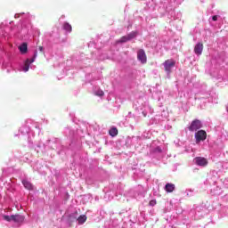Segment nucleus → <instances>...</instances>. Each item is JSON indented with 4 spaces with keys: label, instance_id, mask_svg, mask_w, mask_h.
<instances>
[{
    "label": "nucleus",
    "instance_id": "f257e3e1",
    "mask_svg": "<svg viewBox=\"0 0 228 228\" xmlns=\"http://www.w3.org/2000/svg\"><path fill=\"white\" fill-rule=\"evenodd\" d=\"M163 67L167 74H171L172 69L175 67V61H174V59H168L163 62Z\"/></svg>",
    "mask_w": 228,
    "mask_h": 228
},
{
    "label": "nucleus",
    "instance_id": "f03ea898",
    "mask_svg": "<svg viewBox=\"0 0 228 228\" xmlns=\"http://www.w3.org/2000/svg\"><path fill=\"white\" fill-rule=\"evenodd\" d=\"M202 127V122L199 119H194L191 126H189V131H199V129H201Z\"/></svg>",
    "mask_w": 228,
    "mask_h": 228
},
{
    "label": "nucleus",
    "instance_id": "7ed1b4c3",
    "mask_svg": "<svg viewBox=\"0 0 228 228\" xmlns=\"http://www.w3.org/2000/svg\"><path fill=\"white\" fill-rule=\"evenodd\" d=\"M206 138H208V134L204 130H200L195 134V139L197 143H199V142H204Z\"/></svg>",
    "mask_w": 228,
    "mask_h": 228
},
{
    "label": "nucleus",
    "instance_id": "20e7f679",
    "mask_svg": "<svg viewBox=\"0 0 228 228\" xmlns=\"http://www.w3.org/2000/svg\"><path fill=\"white\" fill-rule=\"evenodd\" d=\"M137 60L142 64L147 63V54H145V50L140 49L137 52Z\"/></svg>",
    "mask_w": 228,
    "mask_h": 228
},
{
    "label": "nucleus",
    "instance_id": "39448f33",
    "mask_svg": "<svg viewBox=\"0 0 228 228\" xmlns=\"http://www.w3.org/2000/svg\"><path fill=\"white\" fill-rule=\"evenodd\" d=\"M194 161L199 167H207L208 163V159L204 157H197L194 159Z\"/></svg>",
    "mask_w": 228,
    "mask_h": 228
},
{
    "label": "nucleus",
    "instance_id": "423d86ee",
    "mask_svg": "<svg viewBox=\"0 0 228 228\" xmlns=\"http://www.w3.org/2000/svg\"><path fill=\"white\" fill-rule=\"evenodd\" d=\"M204 51V44L202 43H198L195 46H194V53L195 54H197V56H200V54H202V52Z\"/></svg>",
    "mask_w": 228,
    "mask_h": 228
},
{
    "label": "nucleus",
    "instance_id": "0eeeda50",
    "mask_svg": "<svg viewBox=\"0 0 228 228\" xmlns=\"http://www.w3.org/2000/svg\"><path fill=\"white\" fill-rule=\"evenodd\" d=\"M12 222H15L16 224H22L24 222V216L22 215H12Z\"/></svg>",
    "mask_w": 228,
    "mask_h": 228
},
{
    "label": "nucleus",
    "instance_id": "6e6552de",
    "mask_svg": "<svg viewBox=\"0 0 228 228\" xmlns=\"http://www.w3.org/2000/svg\"><path fill=\"white\" fill-rule=\"evenodd\" d=\"M165 190L167 191V193H172V191L175 190V185L174 183H167Z\"/></svg>",
    "mask_w": 228,
    "mask_h": 228
},
{
    "label": "nucleus",
    "instance_id": "1a4fd4ad",
    "mask_svg": "<svg viewBox=\"0 0 228 228\" xmlns=\"http://www.w3.org/2000/svg\"><path fill=\"white\" fill-rule=\"evenodd\" d=\"M68 222L72 224L73 222H77V212L75 214H70L68 217Z\"/></svg>",
    "mask_w": 228,
    "mask_h": 228
},
{
    "label": "nucleus",
    "instance_id": "9d476101",
    "mask_svg": "<svg viewBox=\"0 0 228 228\" xmlns=\"http://www.w3.org/2000/svg\"><path fill=\"white\" fill-rule=\"evenodd\" d=\"M22 184H23L24 188H26V190H33V183H30L27 180H23Z\"/></svg>",
    "mask_w": 228,
    "mask_h": 228
},
{
    "label": "nucleus",
    "instance_id": "9b49d317",
    "mask_svg": "<svg viewBox=\"0 0 228 228\" xmlns=\"http://www.w3.org/2000/svg\"><path fill=\"white\" fill-rule=\"evenodd\" d=\"M86 215H81L78 217H77V222L79 224V225H83L85 222H86Z\"/></svg>",
    "mask_w": 228,
    "mask_h": 228
},
{
    "label": "nucleus",
    "instance_id": "f8f14e48",
    "mask_svg": "<svg viewBox=\"0 0 228 228\" xmlns=\"http://www.w3.org/2000/svg\"><path fill=\"white\" fill-rule=\"evenodd\" d=\"M19 49L22 54L28 53V44L23 43L21 45H20Z\"/></svg>",
    "mask_w": 228,
    "mask_h": 228
},
{
    "label": "nucleus",
    "instance_id": "ddd939ff",
    "mask_svg": "<svg viewBox=\"0 0 228 228\" xmlns=\"http://www.w3.org/2000/svg\"><path fill=\"white\" fill-rule=\"evenodd\" d=\"M109 134L112 137L117 136V134H118V129H117V127L110 128L109 131Z\"/></svg>",
    "mask_w": 228,
    "mask_h": 228
},
{
    "label": "nucleus",
    "instance_id": "4468645a",
    "mask_svg": "<svg viewBox=\"0 0 228 228\" xmlns=\"http://www.w3.org/2000/svg\"><path fill=\"white\" fill-rule=\"evenodd\" d=\"M129 37L128 36H123L118 41V44H125V42H129Z\"/></svg>",
    "mask_w": 228,
    "mask_h": 228
},
{
    "label": "nucleus",
    "instance_id": "2eb2a0df",
    "mask_svg": "<svg viewBox=\"0 0 228 228\" xmlns=\"http://www.w3.org/2000/svg\"><path fill=\"white\" fill-rule=\"evenodd\" d=\"M137 36H138V32L136 31H132L127 35L129 40H133V38H136Z\"/></svg>",
    "mask_w": 228,
    "mask_h": 228
},
{
    "label": "nucleus",
    "instance_id": "dca6fc26",
    "mask_svg": "<svg viewBox=\"0 0 228 228\" xmlns=\"http://www.w3.org/2000/svg\"><path fill=\"white\" fill-rule=\"evenodd\" d=\"M63 28L65 29V31H68L69 33H70L72 31V25L66 22L63 25Z\"/></svg>",
    "mask_w": 228,
    "mask_h": 228
},
{
    "label": "nucleus",
    "instance_id": "f3484780",
    "mask_svg": "<svg viewBox=\"0 0 228 228\" xmlns=\"http://www.w3.org/2000/svg\"><path fill=\"white\" fill-rule=\"evenodd\" d=\"M23 70L24 72H28V70H29V59H28L25 61L24 67H23Z\"/></svg>",
    "mask_w": 228,
    "mask_h": 228
},
{
    "label": "nucleus",
    "instance_id": "a211bd4d",
    "mask_svg": "<svg viewBox=\"0 0 228 228\" xmlns=\"http://www.w3.org/2000/svg\"><path fill=\"white\" fill-rule=\"evenodd\" d=\"M3 218H4V220H5L6 222H12V221H13V218L12 217V216H4Z\"/></svg>",
    "mask_w": 228,
    "mask_h": 228
},
{
    "label": "nucleus",
    "instance_id": "6ab92c4d",
    "mask_svg": "<svg viewBox=\"0 0 228 228\" xmlns=\"http://www.w3.org/2000/svg\"><path fill=\"white\" fill-rule=\"evenodd\" d=\"M96 95H98V97H102V95H104V92L103 91H98V92H96Z\"/></svg>",
    "mask_w": 228,
    "mask_h": 228
},
{
    "label": "nucleus",
    "instance_id": "aec40b11",
    "mask_svg": "<svg viewBox=\"0 0 228 228\" xmlns=\"http://www.w3.org/2000/svg\"><path fill=\"white\" fill-rule=\"evenodd\" d=\"M157 202H156V200H151L150 202H149V206H156Z\"/></svg>",
    "mask_w": 228,
    "mask_h": 228
},
{
    "label": "nucleus",
    "instance_id": "412c9836",
    "mask_svg": "<svg viewBox=\"0 0 228 228\" xmlns=\"http://www.w3.org/2000/svg\"><path fill=\"white\" fill-rule=\"evenodd\" d=\"M37 58V54L34 55V58H32L30 61L28 60V63L30 65V63H33V61H35V59Z\"/></svg>",
    "mask_w": 228,
    "mask_h": 228
},
{
    "label": "nucleus",
    "instance_id": "4be33fe9",
    "mask_svg": "<svg viewBox=\"0 0 228 228\" xmlns=\"http://www.w3.org/2000/svg\"><path fill=\"white\" fill-rule=\"evenodd\" d=\"M212 20H214V21L218 20V16H217V15H214V16L212 17Z\"/></svg>",
    "mask_w": 228,
    "mask_h": 228
},
{
    "label": "nucleus",
    "instance_id": "5701e85b",
    "mask_svg": "<svg viewBox=\"0 0 228 228\" xmlns=\"http://www.w3.org/2000/svg\"><path fill=\"white\" fill-rule=\"evenodd\" d=\"M39 51H40L41 53H44V46H39Z\"/></svg>",
    "mask_w": 228,
    "mask_h": 228
}]
</instances>
